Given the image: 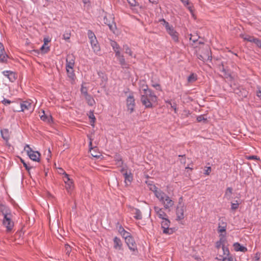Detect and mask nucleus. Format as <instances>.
<instances>
[{
	"mask_svg": "<svg viewBox=\"0 0 261 261\" xmlns=\"http://www.w3.org/2000/svg\"><path fill=\"white\" fill-rule=\"evenodd\" d=\"M158 97L153 92L142 93L141 101L146 108H152L154 103L157 102Z\"/></svg>",
	"mask_w": 261,
	"mask_h": 261,
	"instance_id": "nucleus-1",
	"label": "nucleus"
},
{
	"mask_svg": "<svg viewBox=\"0 0 261 261\" xmlns=\"http://www.w3.org/2000/svg\"><path fill=\"white\" fill-rule=\"evenodd\" d=\"M161 23L165 27L167 32L170 35L172 39L175 42H178V33L174 30L172 25L166 21L164 19H161L159 20Z\"/></svg>",
	"mask_w": 261,
	"mask_h": 261,
	"instance_id": "nucleus-2",
	"label": "nucleus"
},
{
	"mask_svg": "<svg viewBox=\"0 0 261 261\" xmlns=\"http://www.w3.org/2000/svg\"><path fill=\"white\" fill-rule=\"evenodd\" d=\"M29 158L33 161L35 162H40V153L37 151H33L29 145H26L24 147Z\"/></svg>",
	"mask_w": 261,
	"mask_h": 261,
	"instance_id": "nucleus-3",
	"label": "nucleus"
},
{
	"mask_svg": "<svg viewBox=\"0 0 261 261\" xmlns=\"http://www.w3.org/2000/svg\"><path fill=\"white\" fill-rule=\"evenodd\" d=\"M32 103L28 101H24L20 102V106H18L17 108L14 107H12L14 112H21L25 110H29L31 109Z\"/></svg>",
	"mask_w": 261,
	"mask_h": 261,
	"instance_id": "nucleus-4",
	"label": "nucleus"
},
{
	"mask_svg": "<svg viewBox=\"0 0 261 261\" xmlns=\"http://www.w3.org/2000/svg\"><path fill=\"white\" fill-rule=\"evenodd\" d=\"M135 106V99L133 94H130L126 99V107L128 111H129L130 113H132L134 111Z\"/></svg>",
	"mask_w": 261,
	"mask_h": 261,
	"instance_id": "nucleus-5",
	"label": "nucleus"
},
{
	"mask_svg": "<svg viewBox=\"0 0 261 261\" xmlns=\"http://www.w3.org/2000/svg\"><path fill=\"white\" fill-rule=\"evenodd\" d=\"M234 93L237 94L242 99L246 98L248 94V92L242 87H239L233 89Z\"/></svg>",
	"mask_w": 261,
	"mask_h": 261,
	"instance_id": "nucleus-6",
	"label": "nucleus"
},
{
	"mask_svg": "<svg viewBox=\"0 0 261 261\" xmlns=\"http://www.w3.org/2000/svg\"><path fill=\"white\" fill-rule=\"evenodd\" d=\"M3 224L6 228H12L14 226V222L11 220V214L4 216Z\"/></svg>",
	"mask_w": 261,
	"mask_h": 261,
	"instance_id": "nucleus-7",
	"label": "nucleus"
},
{
	"mask_svg": "<svg viewBox=\"0 0 261 261\" xmlns=\"http://www.w3.org/2000/svg\"><path fill=\"white\" fill-rule=\"evenodd\" d=\"M125 243L130 250L135 251L137 250V245L133 237L127 238V239L125 240Z\"/></svg>",
	"mask_w": 261,
	"mask_h": 261,
	"instance_id": "nucleus-8",
	"label": "nucleus"
},
{
	"mask_svg": "<svg viewBox=\"0 0 261 261\" xmlns=\"http://www.w3.org/2000/svg\"><path fill=\"white\" fill-rule=\"evenodd\" d=\"M219 233H220L219 243H222V246H225L227 244L226 239V229H219Z\"/></svg>",
	"mask_w": 261,
	"mask_h": 261,
	"instance_id": "nucleus-9",
	"label": "nucleus"
},
{
	"mask_svg": "<svg viewBox=\"0 0 261 261\" xmlns=\"http://www.w3.org/2000/svg\"><path fill=\"white\" fill-rule=\"evenodd\" d=\"M161 202L164 204V207L166 209H169L172 207L174 203V201L168 196H167L164 199V201Z\"/></svg>",
	"mask_w": 261,
	"mask_h": 261,
	"instance_id": "nucleus-10",
	"label": "nucleus"
},
{
	"mask_svg": "<svg viewBox=\"0 0 261 261\" xmlns=\"http://www.w3.org/2000/svg\"><path fill=\"white\" fill-rule=\"evenodd\" d=\"M92 48L95 53H97L100 51V46L98 44L96 37L90 40Z\"/></svg>",
	"mask_w": 261,
	"mask_h": 261,
	"instance_id": "nucleus-11",
	"label": "nucleus"
},
{
	"mask_svg": "<svg viewBox=\"0 0 261 261\" xmlns=\"http://www.w3.org/2000/svg\"><path fill=\"white\" fill-rule=\"evenodd\" d=\"M8 58L7 55L5 53L3 45L0 43V62L2 63L6 62Z\"/></svg>",
	"mask_w": 261,
	"mask_h": 261,
	"instance_id": "nucleus-12",
	"label": "nucleus"
},
{
	"mask_svg": "<svg viewBox=\"0 0 261 261\" xmlns=\"http://www.w3.org/2000/svg\"><path fill=\"white\" fill-rule=\"evenodd\" d=\"M3 73L5 76H7L12 82H13L14 81H15L17 78V76L15 73L11 71H4L3 72Z\"/></svg>",
	"mask_w": 261,
	"mask_h": 261,
	"instance_id": "nucleus-13",
	"label": "nucleus"
},
{
	"mask_svg": "<svg viewBox=\"0 0 261 261\" xmlns=\"http://www.w3.org/2000/svg\"><path fill=\"white\" fill-rule=\"evenodd\" d=\"M184 206H177L176 208V215L178 220L183 219L184 218Z\"/></svg>",
	"mask_w": 261,
	"mask_h": 261,
	"instance_id": "nucleus-14",
	"label": "nucleus"
},
{
	"mask_svg": "<svg viewBox=\"0 0 261 261\" xmlns=\"http://www.w3.org/2000/svg\"><path fill=\"white\" fill-rule=\"evenodd\" d=\"M154 193L155 196L159 199V200L161 202L162 201H164V199L167 196L164 192H163L161 190H154Z\"/></svg>",
	"mask_w": 261,
	"mask_h": 261,
	"instance_id": "nucleus-15",
	"label": "nucleus"
},
{
	"mask_svg": "<svg viewBox=\"0 0 261 261\" xmlns=\"http://www.w3.org/2000/svg\"><path fill=\"white\" fill-rule=\"evenodd\" d=\"M114 248L117 250H121L122 244L120 239L117 237L114 238Z\"/></svg>",
	"mask_w": 261,
	"mask_h": 261,
	"instance_id": "nucleus-16",
	"label": "nucleus"
},
{
	"mask_svg": "<svg viewBox=\"0 0 261 261\" xmlns=\"http://www.w3.org/2000/svg\"><path fill=\"white\" fill-rule=\"evenodd\" d=\"M116 165L118 167H122L123 164V161L121 156L119 153H116L114 156Z\"/></svg>",
	"mask_w": 261,
	"mask_h": 261,
	"instance_id": "nucleus-17",
	"label": "nucleus"
},
{
	"mask_svg": "<svg viewBox=\"0 0 261 261\" xmlns=\"http://www.w3.org/2000/svg\"><path fill=\"white\" fill-rule=\"evenodd\" d=\"M234 249L236 251H241L245 252L247 251L246 247L241 246L239 243H235L233 244Z\"/></svg>",
	"mask_w": 261,
	"mask_h": 261,
	"instance_id": "nucleus-18",
	"label": "nucleus"
},
{
	"mask_svg": "<svg viewBox=\"0 0 261 261\" xmlns=\"http://www.w3.org/2000/svg\"><path fill=\"white\" fill-rule=\"evenodd\" d=\"M0 212H2L4 216L11 214V211L8 206L2 204H0Z\"/></svg>",
	"mask_w": 261,
	"mask_h": 261,
	"instance_id": "nucleus-19",
	"label": "nucleus"
},
{
	"mask_svg": "<svg viewBox=\"0 0 261 261\" xmlns=\"http://www.w3.org/2000/svg\"><path fill=\"white\" fill-rule=\"evenodd\" d=\"M197 58H198V59H199V60H200L202 61H205L208 60L209 59L211 60L212 57L211 56H210V55H209L208 50L206 49V54H205L204 55L198 54Z\"/></svg>",
	"mask_w": 261,
	"mask_h": 261,
	"instance_id": "nucleus-20",
	"label": "nucleus"
},
{
	"mask_svg": "<svg viewBox=\"0 0 261 261\" xmlns=\"http://www.w3.org/2000/svg\"><path fill=\"white\" fill-rule=\"evenodd\" d=\"M84 97L86 99L88 105L93 106L95 103L94 99L90 94L87 95L86 96H84Z\"/></svg>",
	"mask_w": 261,
	"mask_h": 261,
	"instance_id": "nucleus-21",
	"label": "nucleus"
},
{
	"mask_svg": "<svg viewBox=\"0 0 261 261\" xmlns=\"http://www.w3.org/2000/svg\"><path fill=\"white\" fill-rule=\"evenodd\" d=\"M154 208L159 217L162 219H164V216H166V214L162 210V209L158 206H154Z\"/></svg>",
	"mask_w": 261,
	"mask_h": 261,
	"instance_id": "nucleus-22",
	"label": "nucleus"
},
{
	"mask_svg": "<svg viewBox=\"0 0 261 261\" xmlns=\"http://www.w3.org/2000/svg\"><path fill=\"white\" fill-rule=\"evenodd\" d=\"M123 175L124 176L125 183L127 184V182L130 183L133 180V175L132 173H129L128 174L127 172L125 171V172L123 173Z\"/></svg>",
	"mask_w": 261,
	"mask_h": 261,
	"instance_id": "nucleus-23",
	"label": "nucleus"
},
{
	"mask_svg": "<svg viewBox=\"0 0 261 261\" xmlns=\"http://www.w3.org/2000/svg\"><path fill=\"white\" fill-rule=\"evenodd\" d=\"M2 138L6 141L9 139V131L7 129H4L1 130Z\"/></svg>",
	"mask_w": 261,
	"mask_h": 261,
	"instance_id": "nucleus-24",
	"label": "nucleus"
},
{
	"mask_svg": "<svg viewBox=\"0 0 261 261\" xmlns=\"http://www.w3.org/2000/svg\"><path fill=\"white\" fill-rule=\"evenodd\" d=\"M222 250L223 251V257H230L229 255V249L228 248L225 246H222ZM222 257L223 256H222V258H220L219 260H222Z\"/></svg>",
	"mask_w": 261,
	"mask_h": 261,
	"instance_id": "nucleus-25",
	"label": "nucleus"
},
{
	"mask_svg": "<svg viewBox=\"0 0 261 261\" xmlns=\"http://www.w3.org/2000/svg\"><path fill=\"white\" fill-rule=\"evenodd\" d=\"M147 93L149 92H153L150 89H148V86L147 85H142L140 89L141 95L142 94V93H146L145 92L147 93Z\"/></svg>",
	"mask_w": 261,
	"mask_h": 261,
	"instance_id": "nucleus-26",
	"label": "nucleus"
},
{
	"mask_svg": "<svg viewBox=\"0 0 261 261\" xmlns=\"http://www.w3.org/2000/svg\"><path fill=\"white\" fill-rule=\"evenodd\" d=\"M118 60L120 64L122 66V68H126L127 67V63L125 61V59L123 56L120 57L118 58Z\"/></svg>",
	"mask_w": 261,
	"mask_h": 261,
	"instance_id": "nucleus-27",
	"label": "nucleus"
},
{
	"mask_svg": "<svg viewBox=\"0 0 261 261\" xmlns=\"http://www.w3.org/2000/svg\"><path fill=\"white\" fill-rule=\"evenodd\" d=\"M120 234L122 236L123 238H124L125 240L127 239L130 237H132L130 235V233L127 231H126L125 229H122L120 232Z\"/></svg>",
	"mask_w": 261,
	"mask_h": 261,
	"instance_id": "nucleus-28",
	"label": "nucleus"
},
{
	"mask_svg": "<svg viewBox=\"0 0 261 261\" xmlns=\"http://www.w3.org/2000/svg\"><path fill=\"white\" fill-rule=\"evenodd\" d=\"M73 187L74 186L73 181H70V182H67V184H66L65 188L69 193L73 190Z\"/></svg>",
	"mask_w": 261,
	"mask_h": 261,
	"instance_id": "nucleus-29",
	"label": "nucleus"
},
{
	"mask_svg": "<svg viewBox=\"0 0 261 261\" xmlns=\"http://www.w3.org/2000/svg\"><path fill=\"white\" fill-rule=\"evenodd\" d=\"M232 193V188L231 187H228L226 190V191L225 193V197L227 199H230Z\"/></svg>",
	"mask_w": 261,
	"mask_h": 261,
	"instance_id": "nucleus-30",
	"label": "nucleus"
},
{
	"mask_svg": "<svg viewBox=\"0 0 261 261\" xmlns=\"http://www.w3.org/2000/svg\"><path fill=\"white\" fill-rule=\"evenodd\" d=\"M123 49L124 50V51L126 54H127L129 55L130 57H133V53L131 50L130 48L127 45H124L123 46ZM134 57L135 58V56H134Z\"/></svg>",
	"mask_w": 261,
	"mask_h": 261,
	"instance_id": "nucleus-31",
	"label": "nucleus"
},
{
	"mask_svg": "<svg viewBox=\"0 0 261 261\" xmlns=\"http://www.w3.org/2000/svg\"><path fill=\"white\" fill-rule=\"evenodd\" d=\"M197 75L194 73L191 74L188 77L189 83H193L197 80Z\"/></svg>",
	"mask_w": 261,
	"mask_h": 261,
	"instance_id": "nucleus-32",
	"label": "nucleus"
},
{
	"mask_svg": "<svg viewBox=\"0 0 261 261\" xmlns=\"http://www.w3.org/2000/svg\"><path fill=\"white\" fill-rule=\"evenodd\" d=\"M166 103L169 104L171 107L174 110L175 113H177V104L175 102L171 101H167Z\"/></svg>",
	"mask_w": 261,
	"mask_h": 261,
	"instance_id": "nucleus-33",
	"label": "nucleus"
},
{
	"mask_svg": "<svg viewBox=\"0 0 261 261\" xmlns=\"http://www.w3.org/2000/svg\"><path fill=\"white\" fill-rule=\"evenodd\" d=\"M135 216H134V217L136 219H142V214H141V212H140V211L139 210V209H137V208H135Z\"/></svg>",
	"mask_w": 261,
	"mask_h": 261,
	"instance_id": "nucleus-34",
	"label": "nucleus"
},
{
	"mask_svg": "<svg viewBox=\"0 0 261 261\" xmlns=\"http://www.w3.org/2000/svg\"><path fill=\"white\" fill-rule=\"evenodd\" d=\"M20 161L22 163L23 166L25 167V169L27 170V171L30 173V170L31 168H32V167L30 166L29 164L27 163L24 160L20 159Z\"/></svg>",
	"mask_w": 261,
	"mask_h": 261,
	"instance_id": "nucleus-35",
	"label": "nucleus"
},
{
	"mask_svg": "<svg viewBox=\"0 0 261 261\" xmlns=\"http://www.w3.org/2000/svg\"><path fill=\"white\" fill-rule=\"evenodd\" d=\"M111 45L113 47V49H114V51L116 50H119V45L116 41L111 40Z\"/></svg>",
	"mask_w": 261,
	"mask_h": 261,
	"instance_id": "nucleus-36",
	"label": "nucleus"
},
{
	"mask_svg": "<svg viewBox=\"0 0 261 261\" xmlns=\"http://www.w3.org/2000/svg\"><path fill=\"white\" fill-rule=\"evenodd\" d=\"M165 220L162 222V228H170L169 227V224L170 221L164 218Z\"/></svg>",
	"mask_w": 261,
	"mask_h": 261,
	"instance_id": "nucleus-37",
	"label": "nucleus"
},
{
	"mask_svg": "<svg viewBox=\"0 0 261 261\" xmlns=\"http://www.w3.org/2000/svg\"><path fill=\"white\" fill-rule=\"evenodd\" d=\"M218 228H226L227 225L226 223L223 221V219H220L219 222Z\"/></svg>",
	"mask_w": 261,
	"mask_h": 261,
	"instance_id": "nucleus-38",
	"label": "nucleus"
},
{
	"mask_svg": "<svg viewBox=\"0 0 261 261\" xmlns=\"http://www.w3.org/2000/svg\"><path fill=\"white\" fill-rule=\"evenodd\" d=\"M68 76L71 79H73L74 77V73L73 69H66Z\"/></svg>",
	"mask_w": 261,
	"mask_h": 261,
	"instance_id": "nucleus-39",
	"label": "nucleus"
},
{
	"mask_svg": "<svg viewBox=\"0 0 261 261\" xmlns=\"http://www.w3.org/2000/svg\"><path fill=\"white\" fill-rule=\"evenodd\" d=\"M40 50L43 53H47L49 50V47L47 46V45H45V44H43V45L40 48Z\"/></svg>",
	"mask_w": 261,
	"mask_h": 261,
	"instance_id": "nucleus-40",
	"label": "nucleus"
},
{
	"mask_svg": "<svg viewBox=\"0 0 261 261\" xmlns=\"http://www.w3.org/2000/svg\"><path fill=\"white\" fill-rule=\"evenodd\" d=\"M43 115L40 116L41 119L44 121L49 122V119L51 118V116L49 118L47 115H45L44 111H43Z\"/></svg>",
	"mask_w": 261,
	"mask_h": 261,
	"instance_id": "nucleus-41",
	"label": "nucleus"
},
{
	"mask_svg": "<svg viewBox=\"0 0 261 261\" xmlns=\"http://www.w3.org/2000/svg\"><path fill=\"white\" fill-rule=\"evenodd\" d=\"M239 205V203L236 200L235 203H231V209L233 211L236 210L238 208Z\"/></svg>",
	"mask_w": 261,
	"mask_h": 261,
	"instance_id": "nucleus-42",
	"label": "nucleus"
},
{
	"mask_svg": "<svg viewBox=\"0 0 261 261\" xmlns=\"http://www.w3.org/2000/svg\"><path fill=\"white\" fill-rule=\"evenodd\" d=\"M71 251V247L68 244H66L65 245V252L66 254L69 255L70 254Z\"/></svg>",
	"mask_w": 261,
	"mask_h": 261,
	"instance_id": "nucleus-43",
	"label": "nucleus"
},
{
	"mask_svg": "<svg viewBox=\"0 0 261 261\" xmlns=\"http://www.w3.org/2000/svg\"><path fill=\"white\" fill-rule=\"evenodd\" d=\"M244 39L245 40H247L250 42H254L255 40L256 39V38H254V37L248 36L244 38Z\"/></svg>",
	"mask_w": 261,
	"mask_h": 261,
	"instance_id": "nucleus-44",
	"label": "nucleus"
},
{
	"mask_svg": "<svg viewBox=\"0 0 261 261\" xmlns=\"http://www.w3.org/2000/svg\"><path fill=\"white\" fill-rule=\"evenodd\" d=\"M63 174L65 175L64 180L65 184H67V182H70V181H72V180L69 178V175L67 174L65 172H64Z\"/></svg>",
	"mask_w": 261,
	"mask_h": 261,
	"instance_id": "nucleus-45",
	"label": "nucleus"
},
{
	"mask_svg": "<svg viewBox=\"0 0 261 261\" xmlns=\"http://www.w3.org/2000/svg\"><path fill=\"white\" fill-rule=\"evenodd\" d=\"M108 25L109 26L110 30L112 31V32H114L115 30L116 29V26L115 23H114V22L112 21V23L110 22V23H109V24Z\"/></svg>",
	"mask_w": 261,
	"mask_h": 261,
	"instance_id": "nucleus-46",
	"label": "nucleus"
},
{
	"mask_svg": "<svg viewBox=\"0 0 261 261\" xmlns=\"http://www.w3.org/2000/svg\"><path fill=\"white\" fill-rule=\"evenodd\" d=\"M190 114L191 113L189 110H185L181 114V117L183 118H187Z\"/></svg>",
	"mask_w": 261,
	"mask_h": 261,
	"instance_id": "nucleus-47",
	"label": "nucleus"
},
{
	"mask_svg": "<svg viewBox=\"0 0 261 261\" xmlns=\"http://www.w3.org/2000/svg\"><path fill=\"white\" fill-rule=\"evenodd\" d=\"M88 37L89 40L96 37L94 33L91 30H89L88 31Z\"/></svg>",
	"mask_w": 261,
	"mask_h": 261,
	"instance_id": "nucleus-48",
	"label": "nucleus"
},
{
	"mask_svg": "<svg viewBox=\"0 0 261 261\" xmlns=\"http://www.w3.org/2000/svg\"><path fill=\"white\" fill-rule=\"evenodd\" d=\"M74 65V62H66V68L73 69Z\"/></svg>",
	"mask_w": 261,
	"mask_h": 261,
	"instance_id": "nucleus-49",
	"label": "nucleus"
},
{
	"mask_svg": "<svg viewBox=\"0 0 261 261\" xmlns=\"http://www.w3.org/2000/svg\"><path fill=\"white\" fill-rule=\"evenodd\" d=\"M66 62H74V57L73 55H68L66 58Z\"/></svg>",
	"mask_w": 261,
	"mask_h": 261,
	"instance_id": "nucleus-50",
	"label": "nucleus"
},
{
	"mask_svg": "<svg viewBox=\"0 0 261 261\" xmlns=\"http://www.w3.org/2000/svg\"><path fill=\"white\" fill-rule=\"evenodd\" d=\"M89 118L90 119H91V122H91V125H93V123L95 122V119H95V116H94V114H93V113H91L89 115Z\"/></svg>",
	"mask_w": 261,
	"mask_h": 261,
	"instance_id": "nucleus-51",
	"label": "nucleus"
},
{
	"mask_svg": "<svg viewBox=\"0 0 261 261\" xmlns=\"http://www.w3.org/2000/svg\"><path fill=\"white\" fill-rule=\"evenodd\" d=\"M197 120L198 122H201L202 121H203L204 122H206L207 121V119L205 118L203 116V115H200L198 116L197 117Z\"/></svg>",
	"mask_w": 261,
	"mask_h": 261,
	"instance_id": "nucleus-52",
	"label": "nucleus"
},
{
	"mask_svg": "<svg viewBox=\"0 0 261 261\" xmlns=\"http://www.w3.org/2000/svg\"><path fill=\"white\" fill-rule=\"evenodd\" d=\"M81 91L82 94H83L84 96L89 94L88 93L87 89L86 87H84L82 86L81 89Z\"/></svg>",
	"mask_w": 261,
	"mask_h": 261,
	"instance_id": "nucleus-53",
	"label": "nucleus"
},
{
	"mask_svg": "<svg viewBox=\"0 0 261 261\" xmlns=\"http://www.w3.org/2000/svg\"><path fill=\"white\" fill-rule=\"evenodd\" d=\"M174 232V229H163V233L166 234H171Z\"/></svg>",
	"mask_w": 261,
	"mask_h": 261,
	"instance_id": "nucleus-54",
	"label": "nucleus"
},
{
	"mask_svg": "<svg viewBox=\"0 0 261 261\" xmlns=\"http://www.w3.org/2000/svg\"><path fill=\"white\" fill-rule=\"evenodd\" d=\"M70 36L71 35L70 33L65 32L63 35V39L67 41L69 40Z\"/></svg>",
	"mask_w": 261,
	"mask_h": 261,
	"instance_id": "nucleus-55",
	"label": "nucleus"
},
{
	"mask_svg": "<svg viewBox=\"0 0 261 261\" xmlns=\"http://www.w3.org/2000/svg\"><path fill=\"white\" fill-rule=\"evenodd\" d=\"M199 38V37L197 36V35L195 36V35H191V37L190 38V40L195 43L198 40Z\"/></svg>",
	"mask_w": 261,
	"mask_h": 261,
	"instance_id": "nucleus-56",
	"label": "nucleus"
},
{
	"mask_svg": "<svg viewBox=\"0 0 261 261\" xmlns=\"http://www.w3.org/2000/svg\"><path fill=\"white\" fill-rule=\"evenodd\" d=\"M57 230L59 235L62 238L66 236L64 229H58Z\"/></svg>",
	"mask_w": 261,
	"mask_h": 261,
	"instance_id": "nucleus-57",
	"label": "nucleus"
},
{
	"mask_svg": "<svg viewBox=\"0 0 261 261\" xmlns=\"http://www.w3.org/2000/svg\"><path fill=\"white\" fill-rule=\"evenodd\" d=\"M254 43H255L258 47L261 48V40L256 38Z\"/></svg>",
	"mask_w": 261,
	"mask_h": 261,
	"instance_id": "nucleus-58",
	"label": "nucleus"
},
{
	"mask_svg": "<svg viewBox=\"0 0 261 261\" xmlns=\"http://www.w3.org/2000/svg\"><path fill=\"white\" fill-rule=\"evenodd\" d=\"M2 102L4 105H7L8 104H10L11 103H12V102H11L10 100L7 99L6 98H4V99L2 101Z\"/></svg>",
	"mask_w": 261,
	"mask_h": 261,
	"instance_id": "nucleus-59",
	"label": "nucleus"
},
{
	"mask_svg": "<svg viewBox=\"0 0 261 261\" xmlns=\"http://www.w3.org/2000/svg\"><path fill=\"white\" fill-rule=\"evenodd\" d=\"M152 86L155 88L156 90H161V86L160 84L155 83V84H152Z\"/></svg>",
	"mask_w": 261,
	"mask_h": 261,
	"instance_id": "nucleus-60",
	"label": "nucleus"
},
{
	"mask_svg": "<svg viewBox=\"0 0 261 261\" xmlns=\"http://www.w3.org/2000/svg\"><path fill=\"white\" fill-rule=\"evenodd\" d=\"M127 2L132 6L136 5V2L135 0H127Z\"/></svg>",
	"mask_w": 261,
	"mask_h": 261,
	"instance_id": "nucleus-61",
	"label": "nucleus"
},
{
	"mask_svg": "<svg viewBox=\"0 0 261 261\" xmlns=\"http://www.w3.org/2000/svg\"><path fill=\"white\" fill-rule=\"evenodd\" d=\"M115 56L117 58V59L118 58H119L120 57H121L122 55H121L120 54V52L119 51V50H116L115 51Z\"/></svg>",
	"mask_w": 261,
	"mask_h": 261,
	"instance_id": "nucleus-62",
	"label": "nucleus"
},
{
	"mask_svg": "<svg viewBox=\"0 0 261 261\" xmlns=\"http://www.w3.org/2000/svg\"><path fill=\"white\" fill-rule=\"evenodd\" d=\"M248 160H258L257 156L256 155H250L247 157Z\"/></svg>",
	"mask_w": 261,
	"mask_h": 261,
	"instance_id": "nucleus-63",
	"label": "nucleus"
},
{
	"mask_svg": "<svg viewBox=\"0 0 261 261\" xmlns=\"http://www.w3.org/2000/svg\"><path fill=\"white\" fill-rule=\"evenodd\" d=\"M185 6H188L190 5V3L189 0H180Z\"/></svg>",
	"mask_w": 261,
	"mask_h": 261,
	"instance_id": "nucleus-64",
	"label": "nucleus"
}]
</instances>
